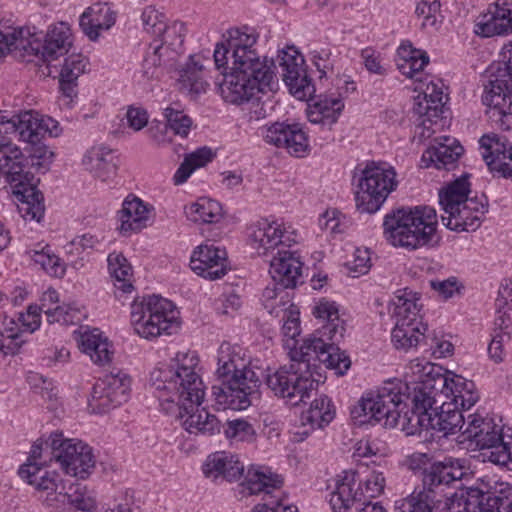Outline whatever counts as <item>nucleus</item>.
<instances>
[{"label":"nucleus","mask_w":512,"mask_h":512,"mask_svg":"<svg viewBox=\"0 0 512 512\" xmlns=\"http://www.w3.org/2000/svg\"><path fill=\"white\" fill-rule=\"evenodd\" d=\"M195 352H178L169 364H162L150 374V385L167 413L187 415L183 425L190 434L214 435L220 432V421L207 410L198 409L205 387L198 371Z\"/></svg>","instance_id":"nucleus-1"},{"label":"nucleus","mask_w":512,"mask_h":512,"mask_svg":"<svg viewBox=\"0 0 512 512\" xmlns=\"http://www.w3.org/2000/svg\"><path fill=\"white\" fill-rule=\"evenodd\" d=\"M436 390L429 382H421L413 388L410 412L401 413L405 408L404 394L401 385L393 382L386 383L375 392H369L361 398L351 413L354 418L365 417L361 423L374 420L382 422L387 428L399 427L406 435L420 434L430 430L432 425L433 405L436 404Z\"/></svg>","instance_id":"nucleus-2"},{"label":"nucleus","mask_w":512,"mask_h":512,"mask_svg":"<svg viewBox=\"0 0 512 512\" xmlns=\"http://www.w3.org/2000/svg\"><path fill=\"white\" fill-rule=\"evenodd\" d=\"M313 315L324 324L312 335L303 340L299 349L294 350L297 359L304 360L315 366V361L323 363L328 369H334L336 374L343 375L350 367L349 357L341 352L336 345L344 336V321L339 317L335 302L321 299L313 308Z\"/></svg>","instance_id":"nucleus-3"},{"label":"nucleus","mask_w":512,"mask_h":512,"mask_svg":"<svg viewBox=\"0 0 512 512\" xmlns=\"http://www.w3.org/2000/svg\"><path fill=\"white\" fill-rule=\"evenodd\" d=\"M216 374L220 385L212 386L216 404L223 409L244 410L257 398L260 380L247 369L245 360L229 344L218 350Z\"/></svg>","instance_id":"nucleus-4"},{"label":"nucleus","mask_w":512,"mask_h":512,"mask_svg":"<svg viewBox=\"0 0 512 512\" xmlns=\"http://www.w3.org/2000/svg\"><path fill=\"white\" fill-rule=\"evenodd\" d=\"M434 208L429 206L402 207L384 218V234L398 247L416 250L424 246H437L440 236Z\"/></svg>","instance_id":"nucleus-5"},{"label":"nucleus","mask_w":512,"mask_h":512,"mask_svg":"<svg viewBox=\"0 0 512 512\" xmlns=\"http://www.w3.org/2000/svg\"><path fill=\"white\" fill-rule=\"evenodd\" d=\"M24 160L18 146L0 149V178L10 184L21 216L39 222L45 212L44 197L36 187L33 173L25 170Z\"/></svg>","instance_id":"nucleus-6"},{"label":"nucleus","mask_w":512,"mask_h":512,"mask_svg":"<svg viewBox=\"0 0 512 512\" xmlns=\"http://www.w3.org/2000/svg\"><path fill=\"white\" fill-rule=\"evenodd\" d=\"M470 183L467 176H462L439 192V203L442 206L443 224L453 231L471 232L481 225L488 211V200L485 195L469 197Z\"/></svg>","instance_id":"nucleus-7"},{"label":"nucleus","mask_w":512,"mask_h":512,"mask_svg":"<svg viewBox=\"0 0 512 512\" xmlns=\"http://www.w3.org/2000/svg\"><path fill=\"white\" fill-rule=\"evenodd\" d=\"M236 65L234 72L223 73L218 85L225 102L241 105L260 93L272 91L277 85L275 65Z\"/></svg>","instance_id":"nucleus-8"},{"label":"nucleus","mask_w":512,"mask_h":512,"mask_svg":"<svg viewBox=\"0 0 512 512\" xmlns=\"http://www.w3.org/2000/svg\"><path fill=\"white\" fill-rule=\"evenodd\" d=\"M294 350L289 352L291 363L284 365L268 374L266 377L267 387L278 397L296 406L310 398V393L318 386L319 381L314 379L310 364L304 360L293 357Z\"/></svg>","instance_id":"nucleus-9"},{"label":"nucleus","mask_w":512,"mask_h":512,"mask_svg":"<svg viewBox=\"0 0 512 512\" xmlns=\"http://www.w3.org/2000/svg\"><path fill=\"white\" fill-rule=\"evenodd\" d=\"M178 311L174 304L161 296L152 295L131 306V323L142 338L152 339L172 334L178 328Z\"/></svg>","instance_id":"nucleus-10"},{"label":"nucleus","mask_w":512,"mask_h":512,"mask_svg":"<svg viewBox=\"0 0 512 512\" xmlns=\"http://www.w3.org/2000/svg\"><path fill=\"white\" fill-rule=\"evenodd\" d=\"M505 67L484 87L482 102L489 118L503 130L512 129V43L503 51Z\"/></svg>","instance_id":"nucleus-11"},{"label":"nucleus","mask_w":512,"mask_h":512,"mask_svg":"<svg viewBox=\"0 0 512 512\" xmlns=\"http://www.w3.org/2000/svg\"><path fill=\"white\" fill-rule=\"evenodd\" d=\"M463 441L469 440L481 450L483 460L512 470L510 442L504 441L501 429L492 420L478 415H469L468 423L462 431Z\"/></svg>","instance_id":"nucleus-12"},{"label":"nucleus","mask_w":512,"mask_h":512,"mask_svg":"<svg viewBox=\"0 0 512 512\" xmlns=\"http://www.w3.org/2000/svg\"><path fill=\"white\" fill-rule=\"evenodd\" d=\"M71 30L67 23L60 22L46 34L31 33L25 29L24 40H20L23 52L20 59L25 62H51L68 53L72 46Z\"/></svg>","instance_id":"nucleus-13"},{"label":"nucleus","mask_w":512,"mask_h":512,"mask_svg":"<svg viewBox=\"0 0 512 512\" xmlns=\"http://www.w3.org/2000/svg\"><path fill=\"white\" fill-rule=\"evenodd\" d=\"M397 185L394 168L368 164L361 173L355 193L357 210L360 213H375Z\"/></svg>","instance_id":"nucleus-14"},{"label":"nucleus","mask_w":512,"mask_h":512,"mask_svg":"<svg viewBox=\"0 0 512 512\" xmlns=\"http://www.w3.org/2000/svg\"><path fill=\"white\" fill-rule=\"evenodd\" d=\"M397 185L394 168L368 164L361 173L355 193L357 210L360 213H375Z\"/></svg>","instance_id":"nucleus-15"},{"label":"nucleus","mask_w":512,"mask_h":512,"mask_svg":"<svg viewBox=\"0 0 512 512\" xmlns=\"http://www.w3.org/2000/svg\"><path fill=\"white\" fill-rule=\"evenodd\" d=\"M385 478L382 472L372 471L364 481H358V473L344 471L336 482L330 497L334 512H348L357 502L367 503V499L378 497L384 490Z\"/></svg>","instance_id":"nucleus-16"},{"label":"nucleus","mask_w":512,"mask_h":512,"mask_svg":"<svg viewBox=\"0 0 512 512\" xmlns=\"http://www.w3.org/2000/svg\"><path fill=\"white\" fill-rule=\"evenodd\" d=\"M46 448L51 449V458L63 471L73 477L85 479L95 466L92 448L80 440L64 438L62 432L52 433Z\"/></svg>","instance_id":"nucleus-17"},{"label":"nucleus","mask_w":512,"mask_h":512,"mask_svg":"<svg viewBox=\"0 0 512 512\" xmlns=\"http://www.w3.org/2000/svg\"><path fill=\"white\" fill-rule=\"evenodd\" d=\"M416 301L415 295L406 290L396 295L393 300L396 323L391 337L396 348L407 350L416 347L420 339L424 338V332L420 330Z\"/></svg>","instance_id":"nucleus-18"},{"label":"nucleus","mask_w":512,"mask_h":512,"mask_svg":"<svg viewBox=\"0 0 512 512\" xmlns=\"http://www.w3.org/2000/svg\"><path fill=\"white\" fill-rule=\"evenodd\" d=\"M131 391V378L124 372L110 373L100 379L93 387L90 406L99 413L128 401Z\"/></svg>","instance_id":"nucleus-19"},{"label":"nucleus","mask_w":512,"mask_h":512,"mask_svg":"<svg viewBox=\"0 0 512 512\" xmlns=\"http://www.w3.org/2000/svg\"><path fill=\"white\" fill-rule=\"evenodd\" d=\"M281 485L282 480L277 475H272L267 469H249L242 486L251 495L263 493V499L265 500L264 503L255 505L252 512H279L281 507Z\"/></svg>","instance_id":"nucleus-20"},{"label":"nucleus","mask_w":512,"mask_h":512,"mask_svg":"<svg viewBox=\"0 0 512 512\" xmlns=\"http://www.w3.org/2000/svg\"><path fill=\"white\" fill-rule=\"evenodd\" d=\"M249 235L251 247L259 254L267 256L275 254L278 249L290 247L296 242L294 232L287 231L276 221L261 219L251 226Z\"/></svg>","instance_id":"nucleus-21"},{"label":"nucleus","mask_w":512,"mask_h":512,"mask_svg":"<svg viewBox=\"0 0 512 512\" xmlns=\"http://www.w3.org/2000/svg\"><path fill=\"white\" fill-rule=\"evenodd\" d=\"M466 461L454 457H444L443 460L434 461L421 469L422 485L431 490L444 494V487L462 480L467 475Z\"/></svg>","instance_id":"nucleus-22"},{"label":"nucleus","mask_w":512,"mask_h":512,"mask_svg":"<svg viewBox=\"0 0 512 512\" xmlns=\"http://www.w3.org/2000/svg\"><path fill=\"white\" fill-rule=\"evenodd\" d=\"M49 438L45 441L37 440L31 449L27 462L20 466L18 474L26 480L28 484L35 486L36 489H52L55 488L56 472L43 469V465L47 463L43 459V454H47L51 461V449L46 448Z\"/></svg>","instance_id":"nucleus-23"},{"label":"nucleus","mask_w":512,"mask_h":512,"mask_svg":"<svg viewBox=\"0 0 512 512\" xmlns=\"http://www.w3.org/2000/svg\"><path fill=\"white\" fill-rule=\"evenodd\" d=\"M263 137L266 143L285 148L295 157H304L309 151L308 137L298 124L273 123L265 128Z\"/></svg>","instance_id":"nucleus-24"},{"label":"nucleus","mask_w":512,"mask_h":512,"mask_svg":"<svg viewBox=\"0 0 512 512\" xmlns=\"http://www.w3.org/2000/svg\"><path fill=\"white\" fill-rule=\"evenodd\" d=\"M482 158L492 173L512 179V144L497 134H485L479 140Z\"/></svg>","instance_id":"nucleus-25"},{"label":"nucleus","mask_w":512,"mask_h":512,"mask_svg":"<svg viewBox=\"0 0 512 512\" xmlns=\"http://www.w3.org/2000/svg\"><path fill=\"white\" fill-rule=\"evenodd\" d=\"M462 506L460 507V509ZM451 509L456 512L458 504H452ZM448 497L436 490L416 487L407 497L395 502V512H448Z\"/></svg>","instance_id":"nucleus-26"},{"label":"nucleus","mask_w":512,"mask_h":512,"mask_svg":"<svg viewBox=\"0 0 512 512\" xmlns=\"http://www.w3.org/2000/svg\"><path fill=\"white\" fill-rule=\"evenodd\" d=\"M456 512H512V500L504 492L470 489L461 494Z\"/></svg>","instance_id":"nucleus-27"},{"label":"nucleus","mask_w":512,"mask_h":512,"mask_svg":"<svg viewBox=\"0 0 512 512\" xmlns=\"http://www.w3.org/2000/svg\"><path fill=\"white\" fill-rule=\"evenodd\" d=\"M284 247L271 256L269 273L273 282L280 284L282 289L295 288L302 283L303 263L295 251Z\"/></svg>","instance_id":"nucleus-28"},{"label":"nucleus","mask_w":512,"mask_h":512,"mask_svg":"<svg viewBox=\"0 0 512 512\" xmlns=\"http://www.w3.org/2000/svg\"><path fill=\"white\" fill-rule=\"evenodd\" d=\"M248 28H235L227 31V38L223 40L228 44V49L232 50L234 64L245 65H275L272 59L261 58L253 46L257 42V35L249 33Z\"/></svg>","instance_id":"nucleus-29"},{"label":"nucleus","mask_w":512,"mask_h":512,"mask_svg":"<svg viewBox=\"0 0 512 512\" xmlns=\"http://www.w3.org/2000/svg\"><path fill=\"white\" fill-rule=\"evenodd\" d=\"M225 252L219 250L214 245H201L192 254L190 259V268L197 275L216 280L226 274Z\"/></svg>","instance_id":"nucleus-30"},{"label":"nucleus","mask_w":512,"mask_h":512,"mask_svg":"<svg viewBox=\"0 0 512 512\" xmlns=\"http://www.w3.org/2000/svg\"><path fill=\"white\" fill-rule=\"evenodd\" d=\"M210 62L209 56L205 57L202 54L190 56L189 61L180 71L181 89L195 96L206 92L208 82L205 80L204 72Z\"/></svg>","instance_id":"nucleus-31"},{"label":"nucleus","mask_w":512,"mask_h":512,"mask_svg":"<svg viewBox=\"0 0 512 512\" xmlns=\"http://www.w3.org/2000/svg\"><path fill=\"white\" fill-rule=\"evenodd\" d=\"M115 20V12L107 4H95L80 16L79 25L83 33L95 41L99 37V32L110 29Z\"/></svg>","instance_id":"nucleus-32"},{"label":"nucleus","mask_w":512,"mask_h":512,"mask_svg":"<svg viewBox=\"0 0 512 512\" xmlns=\"http://www.w3.org/2000/svg\"><path fill=\"white\" fill-rule=\"evenodd\" d=\"M463 151V147L455 139L446 137L443 143L429 147L423 153L421 160L426 167L432 164L437 169L450 170L456 166Z\"/></svg>","instance_id":"nucleus-33"},{"label":"nucleus","mask_w":512,"mask_h":512,"mask_svg":"<svg viewBox=\"0 0 512 512\" xmlns=\"http://www.w3.org/2000/svg\"><path fill=\"white\" fill-rule=\"evenodd\" d=\"M83 164L96 178L108 181L117 172V157L114 152L104 146L92 147L84 155Z\"/></svg>","instance_id":"nucleus-34"},{"label":"nucleus","mask_w":512,"mask_h":512,"mask_svg":"<svg viewBox=\"0 0 512 512\" xmlns=\"http://www.w3.org/2000/svg\"><path fill=\"white\" fill-rule=\"evenodd\" d=\"M511 19H506L495 3L488 6L485 13L479 15L474 23V32L481 37L503 36L512 33Z\"/></svg>","instance_id":"nucleus-35"},{"label":"nucleus","mask_w":512,"mask_h":512,"mask_svg":"<svg viewBox=\"0 0 512 512\" xmlns=\"http://www.w3.org/2000/svg\"><path fill=\"white\" fill-rule=\"evenodd\" d=\"M150 210L140 198L125 199L119 211L120 232H138L147 226Z\"/></svg>","instance_id":"nucleus-36"},{"label":"nucleus","mask_w":512,"mask_h":512,"mask_svg":"<svg viewBox=\"0 0 512 512\" xmlns=\"http://www.w3.org/2000/svg\"><path fill=\"white\" fill-rule=\"evenodd\" d=\"M243 471L244 467L239 460L225 452L209 456L203 466V472L206 476H213L214 478L221 476L227 481L239 479Z\"/></svg>","instance_id":"nucleus-37"},{"label":"nucleus","mask_w":512,"mask_h":512,"mask_svg":"<svg viewBox=\"0 0 512 512\" xmlns=\"http://www.w3.org/2000/svg\"><path fill=\"white\" fill-rule=\"evenodd\" d=\"M440 409L441 411L438 412V407L433 406V422L430 429L442 433L445 437L458 431L462 433L467 425L462 412L451 408V403H443Z\"/></svg>","instance_id":"nucleus-38"},{"label":"nucleus","mask_w":512,"mask_h":512,"mask_svg":"<svg viewBox=\"0 0 512 512\" xmlns=\"http://www.w3.org/2000/svg\"><path fill=\"white\" fill-rule=\"evenodd\" d=\"M81 350L90 356V359L98 365H106L111 362L112 351L107 338H102L98 329L81 333L79 340Z\"/></svg>","instance_id":"nucleus-39"},{"label":"nucleus","mask_w":512,"mask_h":512,"mask_svg":"<svg viewBox=\"0 0 512 512\" xmlns=\"http://www.w3.org/2000/svg\"><path fill=\"white\" fill-rule=\"evenodd\" d=\"M282 79L289 91L299 100L310 99L315 87L308 77L304 64L294 63V66L282 70Z\"/></svg>","instance_id":"nucleus-40"},{"label":"nucleus","mask_w":512,"mask_h":512,"mask_svg":"<svg viewBox=\"0 0 512 512\" xmlns=\"http://www.w3.org/2000/svg\"><path fill=\"white\" fill-rule=\"evenodd\" d=\"M443 387L450 389L452 401L457 407L460 405L462 409L469 410L478 400V395L474 391L475 384L461 376H455L452 379H442Z\"/></svg>","instance_id":"nucleus-41"},{"label":"nucleus","mask_w":512,"mask_h":512,"mask_svg":"<svg viewBox=\"0 0 512 512\" xmlns=\"http://www.w3.org/2000/svg\"><path fill=\"white\" fill-rule=\"evenodd\" d=\"M167 50H170V47L159 43L157 39L150 43L143 61V72L148 79L158 76V68L173 65L177 60L178 56H170Z\"/></svg>","instance_id":"nucleus-42"},{"label":"nucleus","mask_w":512,"mask_h":512,"mask_svg":"<svg viewBox=\"0 0 512 512\" xmlns=\"http://www.w3.org/2000/svg\"><path fill=\"white\" fill-rule=\"evenodd\" d=\"M13 122L15 124L14 134H18L19 138L29 144H35L42 140V127L40 117L32 111L14 115Z\"/></svg>","instance_id":"nucleus-43"},{"label":"nucleus","mask_w":512,"mask_h":512,"mask_svg":"<svg viewBox=\"0 0 512 512\" xmlns=\"http://www.w3.org/2000/svg\"><path fill=\"white\" fill-rule=\"evenodd\" d=\"M108 270L114 279V286L124 293L133 289L131 283L132 267L122 253L112 252L108 255Z\"/></svg>","instance_id":"nucleus-44"},{"label":"nucleus","mask_w":512,"mask_h":512,"mask_svg":"<svg viewBox=\"0 0 512 512\" xmlns=\"http://www.w3.org/2000/svg\"><path fill=\"white\" fill-rule=\"evenodd\" d=\"M334 416L335 411L331 400L326 395H321L302 414V421L304 424H310L312 428H323L333 420Z\"/></svg>","instance_id":"nucleus-45"},{"label":"nucleus","mask_w":512,"mask_h":512,"mask_svg":"<svg viewBox=\"0 0 512 512\" xmlns=\"http://www.w3.org/2000/svg\"><path fill=\"white\" fill-rule=\"evenodd\" d=\"M185 213L192 222L214 223L221 218L222 208L215 200L200 198L197 202L186 207Z\"/></svg>","instance_id":"nucleus-46"},{"label":"nucleus","mask_w":512,"mask_h":512,"mask_svg":"<svg viewBox=\"0 0 512 512\" xmlns=\"http://www.w3.org/2000/svg\"><path fill=\"white\" fill-rule=\"evenodd\" d=\"M212 158L213 153L207 147L199 148L187 155L174 174V183L176 185L183 184L195 169L205 166Z\"/></svg>","instance_id":"nucleus-47"},{"label":"nucleus","mask_w":512,"mask_h":512,"mask_svg":"<svg viewBox=\"0 0 512 512\" xmlns=\"http://www.w3.org/2000/svg\"><path fill=\"white\" fill-rule=\"evenodd\" d=\"M185 32L184 23L174 21L169 25L165 24V30L161 29L155 39L164 46L170 47V50H167L170 56H178L181 53Z\"/></svg>","instance_id":"nucleus-48"},{"label":"nucleus","mask_w":512,"mask_h":512,"mask_svg":"<svg viewBox=\"0 0 512 512\" xmlns=\"http://www.w3.org/2000/svg\"><path fill=\"white\" fill-rule=\"evenodd\" d=\"M444 93L436 89V85L430 88L427 86V91L424 93V98L419 100L414 105V112L419 116H426L428 119L438 117L442 113Z\"/></svg>","instance_id":"nucleus-49"},{"label":"nucleus","mask_w":512,"mask_h":512,"mask_svg":"<svg viewBox=\"0 0 512 512\" xmlns=\"http://www.w3.org/2000/svg\"><path fill=\"white\" fill-rule=\"evenodd\" d=\"M28 253L34 263L40 265V267L49 275L54 277L64 276V263L58 256L50 254L49 250L43 248L41 250H30Z\"/></svg>","instance_id":"nucleus-50"},{"label":"nucleus","mask_w":512,"mask_h":512,"mask_svg":"<svg viewBox=\"0 0 512 512\" xmlns=\"http://www.w3.org/2000/svg\"><path fill=\"white\" fill-rule=\"evenodd\" d=\"M224 434L231 442L253 443L257 438V432L253 425L243 419L228 421Z\"/></svg>","instance_id":"nucleus-51"},{"label":"nucleus","mask_w":512,"mask_h":512,"mask_svg":"<svg viewBox=\"0 0 512 512\" xmlns=\"http://www.w3.org/2000/svg\"><path fill=\"white\" fill-rule=\"evenodd\" d=\"M66 493L68 496L70 510L75 508L77 510L89 512L96 506L94 496L87 490L86 486L81 483L70 484Z\"/></svg>","instance_id":"nucleus-52"},{"label":"nucleus","mask_w":512,"mask_h":512,"mask_svg":"<svg viewBox=\"0 0 512 512\" xmlns=\"http://www.w3.org/2000/svg\"><path fill=\"white\" fill-rule=\"evenodd\" d=\"M27 153L28 155L24 160L27 161L26 165H29L36 172L45 173L49 169L53 153L42 142L30 144Z\"/></svg>","instance_id":"nucleus-53"},{"label":"nucleus","mask_w":512,"mask_h":512,"mask_svg":"<svg viewBox=\"0 0 512 512\" xmlns=\"http://www.w3.org/2000/svg\"><path fill=\"white\" fill-rule=\"evenodd\" d=\"M55 477V488L37 489L41 492L40 499L45 506L54 509V512H69L70 506L67 493L66 491H58L60 478L57 473Z\"/></svg>","instance_id":"nucleus-54"},{"label":"nucleus","mask_w":512,"mask_h":512,"mask_svg":"<svg viewBox=\"0 0 512 512\" xmlns=\"http://www.w3.org/2000/svg\"><path fill=\"white\" fill-rule=\"evenodd\" d=\"M166 124L174 135L186 137L192 126V119L183 111L168 107L164 111Z\"/></svg>","instance_id":"nucleus-55"},{"label":"nucleus","mask_w":512,"mask_h":512,"mask_svg":"<svg viewBox=\"0 0 512 512\" xmlns=\"http://www.w3.org/2000/svg\"><path fill=\"white\" fill-rule=\"evenodd\" d=\"M44 313L49 323L68 325L80 321L79 310L66 304L47 307V309L44 310Z\"/></svg>","instance_id":"nucleus-56"},{"label":"nucleus","mask_w":512,"mask_h":512,"mask_svg":"<svg viewBox=\"0 0 512 512\" xmlns=\"http://www.w3.org/2000/svg\"><path fill=\"white\" fill-rule=\"evenodd\" d=\"M440 0H421L415 9V14L419 18H423L421 23L422 28H436L438 16L440 15Z\"/></svg>","instance_id":"nucleus-57"},{"label":"nucleus","mask_w":512,"mask_h":512,"mask_svg":"<svg viewBox=\"0 0 512 512\" xmlns=\"http://www.w3.org/2000/svg\"><path fill=\"white\" fill-rule=\"evenodd\" d=\"M24 32V28L7 33L0 30V59L8 53H14L15 57L20 58L19 54L23 52L20 40H24Z\"/></svg>","instance_id":"nucleus-58"},{"label":"nucleus","mask_w":512,"mask_h":512,"mask_svg":"<svg viewBox=\"0 0 512 512\" xmlns=\"http://www.w3.org/2000/svg\"><path fill=\"white\" fill-rule=\"evenodd\" d=\"M87 59L82 54H71L64 59L59 77L64 79L77 80L85 72Z\"/></svg>","instance_id":"nucleus-59"},{"label":"nucleus","mask_w":512,"mask_h":512,"mask_svg":"<svg viewBox=\"0 0 512 512\" xmlns=\"http://www.w3.org/2000/svg\"><path fill=\"white\" fill-rule=\"evenodd\" d=\"M349 276L357 278L368 273L371 268L370 251L368 249L356 248L353 253V260L345 263Z\"/></svg>","instance_id":"nucleus-60"},{"label":"nucleus","mask_w":512,"mask_h":512,"mask_svg":"<svg viewBox=\"0 0 512 512\" xmlns=\"http://www.w3.org/2000/svg\"><path fill=\"white\" fill-rule=\"evenodd\" d=\"M141 19L144 29L151 35L156 36L160 33L161 29L165 30L164 15L152 6L144 9Z\"/></svg>","instance_id":"nucleus-61"},{"label":"nucleus","mask_w":512,"mask_h":512,"mask_svg":"<svg viewBox=\"0 0 512 512\" xmlns=\"http://www.w3.org/2000/svg\"><path fill=\"white\" fill-rule=\"evenodd\" d=\"M360 56L368 72L379 76L387 74V69L382 64L380 53L376 52L373 48L367 47L362 49Z\"/></svg>","instance_id":"nucleus-62"},{"label":"nucleus","mask_w":512,"mask_h":512,"mask_svg":"<svg viewBox=\"0 0 512 512\" xmlns=\"http://www.w3.org/2000/svg\"><path fill=\"white\" fill-rule=\"evenodd\" d=\"M213 59L215 67L220 69H230V72L235 71L237 65L234 64V56H232V50L228 49V44L224 41L217 43L214 52Z\"/></svg>","instance_id":"nucleus-63"},{"label":"nucleus","mask_w":512,"mask_h":512,"mask_svg":"<svg viewBox=\"0 0 512 512\" xmlns=\"http://www.w3.org/2000/svg\"><path fill=\"white\" fill-rule=\"evenodd\" d=\"M315 107H318L326 115L328 125L331 126L338 120L344 104L339 98L325 97L316 101Z\"/></svg>","instance_id":"nucleus-64"}]
</instances>
